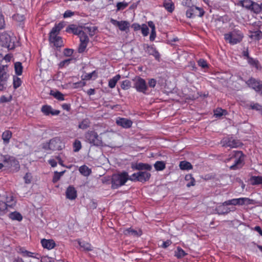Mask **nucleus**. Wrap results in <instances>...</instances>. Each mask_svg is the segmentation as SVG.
Listing matches in <instances>:
<instances>
[{
    "instance_id": "nucleus-1",
    "label": "nucleus",
    "mask_w": 262,
    "mask_h": 262,
    "mask_svg": "<svg viewBox=\"0 0 262 262\" xmlns=\"http://www.w3.org/2000/svg\"><path fill=\"white\" fill-rule=\"evenodd\" d=\"M245 157V156L242 151L233 150L230 152L225 162H229L232 161V164L229 166L230 170H238V169H241L244 165Z\"/></svg>"
},
{
    "instance_id": "nucleus-2",
    "label": "nucleus",
    "mask_w": 262,
    "mask_h": 262,
    "mask_svg": "<svg viewBox=\"0 0 262 262\" xmlns=\"http://www.w3.org/2000/svg\"><path fill=\"white\" fill-rule=\"evenodd\" d=\"M129 177L126 171L113 174L111 179L112 188L117 189L124 185L127 180H129Z\"/></svg>"
},
{
    "instance_id": "nucleus-3",
    "label": "nucleus",
    "mask_w": 262,
    "mask_h": 262,
    "mask_svg": "<svg viewBox=\"0 0 262 262\" xmlns=\"http://www.w3.org/2000/svg\"><path fill=\"white\" fill-rule=\"evenodd\" d=\"M244 34L242 31L239 30H234L229 31L227 33L224 34V39L225 41L230 43V45H236L240 43L244 38Z\"/></svg>"
},
{
    "instance_id": "nucleus-4",
    "label": "nucleus",
    "mask_w": 262,
    "mask_h": 262,
    "mask_svg": "<svg viewBox=\"0 0 262 262\" xmlns=\"http://www.w3.org/2000/svg\"><path fill=\"white\" fill-rule=\"evenodd\" d=\"M85 141L97 147L105 146L102 140V138L100 137L98 134L94 130L88 131L84 135Z\"/></svg>"
},
{
    "instance_id": "nucleus-5",
    "label": "nucleus",
    "mask_w": 262,
    "mask_h": 262,
    "mask_svg": "<svg viewBox=\"0 0 262 262\" xmlns=\"http://www.w3.org/2000/svg\"><path fill=\"white\" fill-rule=\"evenodd\" d=\"M15 37H12L6 33H3L0 34V46L7 48L9 50H12L15 48Z\"/></svg>"
},
{
    "instance_id": "nucleus-6",
    "label": "nucleus",
    "mask_w": 262,
    "mask_h": 262,
    "mask_svg": "<svg viewBox=\"0 0 262 262\" xmlns=\"http://www.w3.org/2000/svg\"><path fill=\"white\" fill-rule=\"evenodd\" d=\"M223 147H229L230 148H237L242 145L241 141L236 139L232 136H225L220 142Z\"/></svg>"
},
{
    "instance_id": "nucleus-7",
    "label": "nucleus",
    "mask_w": 262,
    "mask_h": 262,
    "mask_svg": "<svg viewBox=\"0 0 262 262\" xmlns=\"http://www.w3.org/2000/svg\"><path fill=\"white\" fill-rule=\"evenodd\" d=\"M151 177V174L147 171H140L133 173L129 177V180L133 182L145 183L148 181Z\"/></svg>"
},
{
    "instance_id": "nucleus-8",
    "label": "nucleus",
    "mask_w": 262,
    "mask_h": 262,
    "mask_svg": "<svg viewBox=\"0 0 262 262\" xmlns=\"http://www.w3.org/2000/svg\"><path fill=\"white\" fill-rule=\"evenodd\" d=\"M64 146L60 138L55 137L51 139L49 143H47L43 146L46 149H50L52 150H61Z\"/></svg>"
},
{
    "instance_id": "nucleus-9",
    "label": "nucleus",
    "mask_w": 262,
    "mask_h": 262,
    "mask_svg": "<svg viewBox=\"0 0 262 262\" xmlns=\"http://www.w3.org/2000/svg\"><path fill=\"white\" fill-rule=\"evenodd\" d=\"M253 199H249V198H239V199H229V200L223 202L222 205L223 206H225V205H230V204H232L233 205H237V204L243 205V204H253Z\"/></svg>"
},
{
    "instance_id": "nucleus-10",
    "label": "nucleus",
    "mask_w": 262,
    "mask_h": 262,
    "mask_svg": "<svg viewBox=\"0 0 262 262\" xmlns=\"http://www.w3.org/2000/svg\"><path fill=\"white\" fill-rule=\"evenodd\" d=\"M8 66L0 67V91H3L6 88V84L9 74L8 73Z\"/></svg>"
},
{
    "instance_id": "nucleus-11",
    "label": "nucleus",
    "mask_w": 262,
    "mask_h": 262,
    "mask_svg": "<svg viewBox=\"0 0 262 262\" xmlns=\"http://www.w3.org/2000/svg\"><path fill=\"white\" fill-rule=\"evenodd\" d=\"M246 83L249 88L255 90L256 92H259L262 96V81L257 80L253 77H251L246 81Z\"/></svg>"
},
{
    "instance_id": "nucleus-12",
    "label": "nucleus",
    "mask_w": 262,
    "mask_h": 262,
    "mask_svg": "<svg viewBox=\"0 0 262 262\" xmlns=\"http://www.w3.org/2000/svg\"><path fill=\"white\" fill-rule=\"evenodd\" d=\"M134 81V84L133 87L135 88L138 92L142 93L144 94H147L146 93V90L148 89V86L144 79L138 77L135 78Z\"/></svg>"
},
{
    "instance_id": "nucleus-13",
    "label": "nucleus",
    "mask_w": 262,
    "mask_h": 262,
    "mask_svg": "<svg viewBox=\"0 0 262 262\" xmlns=\"http://www.w3.org/2000/svg\"><path fill=\"white\" fill-rule=\"evenodd\" d=\"M205 11L202 8H199L196 6H191L186 10V14L187 17H195V16H203Z\"/></svg>"
},
{
    "instance_id": "nucleus-14",
    "label": "nucleus",
    "mask_w": 262,
    "mask_h": 262,
    "mask_svg": "<svg viewBox=\"0 0 262 262\" xmlns=\"http://www.w3.org/2000/svg\"><path fill=\"white\" fill-rule=\"evenodd\" d=\"M78 36L80 38V43L78 49V52L79 53H82L85 51L88 46V43L89 42V38L83 30Z\"/></svg>"
},
{
    "instance_id": "nucleus-15",
    "label": "nucleus",
    "mask_w": 262,
    "mask_h": 262,
    "mask_svg": "<svg viewBox=\"0 0 262 262\" xmlns=\"http://www.w3.org/2000/svg\"><path fill=\"white\" fill-rule=\"evenodd\" d=\"M143 47L146 53L149 55H153L157 60L159 59L160 54L154 46L144 43L143 45Z\"/></svg>"
},
{
    "instance_id": "nucleus-16",
    "label": "nucleus",
    "mask_w": 262,
    "mask_h": 262,
    "mask_svg": "<svg viewBox=\"0 0 262 262\" xmlns=\"http://www.w3.org/2000/svg\"><path fill=\"white\" fill-rule=\"evenodd\" d=\"M116 123L118 126H120L125 128H130L133 124V121L131 120L120 117H118L117 119Z\"/></svg>"
},
{
    "instance_id": "nucleus-17",
    "label": "nucleus",
    "mask_w": 262,
    "mask_h": 262,
    "mask_svg": "<svg viewBox=\"0 0 262 262\" xmlns=\"http://www.w3.org/2000/svg\"><path fill=\"white\" fill-rule=\"evenodd\" d=\"M82 29L83 27L82 26H77L76 25L72 24L68 26L66 28V31L69 33L79 35L83 31Z\"/></svg>"
},
{
    "instance_id": "nucleus-18",
    "label": "nucleus",
    "mask_w": 262,
    "mask_h": 262,
    "mask_svg": "<svg viewBox=\"0 0 262 262\" xmlns=\"http://www.w3.org/2000/svg\"><path fill=\"white\" fill-rule=\"evenodd\" d=\"M132 168L133 169H136L140 171H150L152 167L150 165L147 163H138L136 164H132Z\"/></svg>"
},
{
    "instance_id": "nucleus-19",
    "label": "nucleus",
    "mask_w": 262,
    "mask_h": 262,
    "mask_svg": "<svg viewBox=\"0 0 262 262\" xmlns=\"http://www.w3.org/2000/svg\"><path fill=\"white\" fill-rule=\"evenodd\" d=\"M65 26V23L64 21H61L58 23V24H56L55 26L51 30L50 34L49 37H52L57 35L60 31Z\"/></svg>"
},
{
    "instance_id": "nucleus-20",
    "label": "nucleus",
    "mask_w": 262,
    "mask_h": 262,
    "mask_svg": "<svg viewBox=\"0 0 262 262\" xmlns=\"http://www.w3.org/2000/svg\"><path fill=\"white\" fill-rule=\"evenodd\" d=\"M66 197L69 200H75L77 197V191L72 186H69L66 190Z\"/></svg>"
},
{
    "instance_id": "nucleus-21",
    "label": "nucleus",
    "mask_w": 262,
    "mask_h": 262,
    "mask_svg": "<svg viewBox=\"0 0 262 262\" xmlns=\"http://www.w3.org/2000/svg\"><path fill=\"white\" fill-rule=\"evenodd\" d=\"M42 246L44 248L48 249H52L54 248L56 245L55 242L53 239H42L41 241Z\"/></svg>"
},
{
    "instance_id": "nucleus-22",
    "label": "nucleus",
    "mask_w": 262,
    "mask_h": 262,
    "mask_svg": "<svg viewBox=\"0 0 262 262\" xmlns=\"http://www.w3.org/2000/svg\"><path fill=\"white\" fill-rule=\"evenodd\" d=\"M184 182L187 187L194 186L196 184V180L191 174L185 175Z\"/></svg>"
},
{
    "instance_id": "nucleus-23",
    "label": "nucleus",
    "mask_w": 262,
    "mask_h": 262,
    "mask_svg": "<svg viewBox=\"0 0 262 262\" xmlns=\"http://www.w3.org/2000/svg\"><path fill=\"white\" fill-rule=\"evenodd\" d=\"M49 41L53 43L56 47H61L63 46L62 38L57 35L52 37H49Z\"/></svg>"
},
{
    "instance_id": "nucleus-24",
    "label": "nucleus",
    "mask_w": 262,
    "mask_h": 262,
    "mask_svg": "<svg viewBox=\"0 0 262 262\" xmlns=\"http://www.w3.org/2000/svg\"><path fill=\"white\" fill-rule=\"evenodd\" d=\"M249 181L252 185L262 184V176H252Z\"/></svg>"
},
{
    "instance_id": "nucleus-25",
    "label": "nucleus",
    "mask_w": 262,
    "mask_h": 262,
    "mask_svg": "<svg viewBox=\"0 0 262 262\" xmlns=\"http://www.w3.org/2000/svg\"><path fill=\"white\" fill-rule=\"evenodd\" d=\"M163 5L165 9L169 12H172L174 10V4L171 0H165Z\"/></svg>"
},
{
    "instance_id": "nucleus-26",
    "label": "nucleus",
    "mask_w": 262,
    "mask_h": 262,
    "mask_svg": "<svg viewBox=\"0 0 262 262\" xmlns=\"http://www.w3.org/2000/svg\"><path fill=\"white\" fill-rule=\"evenodd\" d=\"M237 5H241L247 9L252 10V0H239Z\"/></svg>"
},
{
    "instance_id": "nucleus-27",
    "label": "nucleus",
    "mask_w": 262,
    "mask_h": 262,
    "mask_svg": "<svg viewBox=\"0 0 262 262\" xmlns=\"http://www.w3.org/2000/svg\"><path fill=\"white\" fill-rule=\"evenodd\" d=\"M227 111L222 109L221 107H217L214 110V115L216 118H220L222 116L227 115Z\"/></svg>"
},
{
    "instance_id": "nucleus-28",
    "label": "nucleus",
    "mask_w": 262,
    "mask_h": 262,
    "mask_svg": "<svg viewBox=\"0 0 262 262\" xmlns=\"http://www.w3.org/2000/svg\"><path fill=\"white\" fill-rule=\"evenodd\" d=\"M12 132L10 130H6L2 134V139L3 140L4 143L7 144L9 143L10 139L12 137Z\"/></svg>"
},
{
    "instance_id": "nucleus-29",
    "label": "nucleus",
    "mask_w": 262,
    "mask_h": 262,
    "mask_svg": "<svg viewBox=\"0 0 262 262\" xmlns=\"http://www.w3.org/2000/svg\"><path fill=\"white\" fill-rule=\"evenodd\" d=\"M251 11H253L254 13H256V14L260 13L261 11H262V3L258 4V3H256V2L252 1V5H251Z\"/></svg>"
},
{
    "instance_id": "nucleus-30",
    "label": "nucleus",
    "mask_w": 262,
    "mask_h": 262,
    "mask_svg": "<svg viewBox=\"0 0 262 262\" xmlns=\"http://www.w3.org/2000/svg\"><path fill=\"white\" fill-rule=\"evenodd\" d=\"M1 159L2 160V162H3L5 163L10 164L11 165L12 163H15L17 162L14 157H10L8 155H2V158H1Z\"/></svg>"
},
{
    "instance_id": "nucleus-31",
    "label": "nucleus",
    "mask_w": 262,
    "mask_h": 262,
    "mask_svg": "<svg viewBox=\"0 0 262 262\" xmlns=\"http://www.w3.org/2000/svg\"><path fill=\"white\" fill-rule=\"evenodd\" d=\"M142 234L141 230L137 231L132 228H128L125 230V234L139 237Z\"/></svg>"
},
{
    "instance_id": "nucleus-32",
    "label": "nucleus",
    "mask_w": 262,
    "mask_h": 262,
    "mask_svg": "<svg viewBox=\"0 0 262 262\" xmlns=\"http://www.w3.org/2000/svg\"><path fill=\"white\" fill-rule=\"evenodd\" d=\"M83 29L85 33H89L90 36H93L95 34L96 31L97 30V27L95 26L83 27Z\"/></svg>"
},
{
    "instance_id": "nucleus-33",
    "label": "nucleus",
    "mask_w": 262,
    "mask_h": 262,
    "mask_svg": "<svg viewBox=\"0 0 262 262\" xmlns=\"http://www.w3.org/2000/svg\"><path fill=\"white\" fill-rule=\"evenodd\" d=\"M13 205L14 203L8 204L4 202L0 201V215L5 213L8 207H13Z\"/></svg>"
},
{
    "instance_id": "nucleus-34",
    "label": "nucleus",
    "mask_w": 262,
    "mask_h": 262,
    "mask_svg": "<svg viewBox=\"0 0 262 262\" xmlns=\"http://www.w3.org/2000/svg\"><path fill=\"white\" fill-rule=\"evenodd\" d=\"M9 217L12 220H16L18 221H20L23 219V216L21 214L16 211L10 213L9 214Z\"/></svg>"
},
{
    "instance_id": "nucleus-35",
    "label": "nucleus",
    "mask_w": 262,
    "mask_h": 262,
    "mask_svg": "<svg viewBox=\"0 0 262 262\" xmlns=\"http://www.w3.org/2000/svg\"><path fill=\"white\" fill-rule=\"evenodd\" d=\"M120 75L118 74L114 76L113 78L111 79L108 81V86L110 88H115L117 81L120 79Z\"/></svg>"
},
{
    "instance_id": "nucleus-36",
    "label": "nucleus",
    "mask_w": 262,
    "mask_h": 262,
    "mask_svg": "<svg viewBox=\"0 0 262 262\" xmlns=\"http://www.w3.org/2000/svg\"><path fill=\"white\" fill-rule=\"evenodd\" d=\"M79 170V172L84 176H88L91 173V169L85 165H83L80 167Z\"/></svg>"
},
{
    "instance_id": "nucleus-37",
    "label": "nucleus",
    "mask_w": 262,
    "mask_h": 262,
    "mask_svg": "<svg viewBox=\"0 0 262 262\" xmlns=\"http://www.w3.org/2000/svg\"><path fill=\"white\" fill-rule=\"evenodd\" d=\"M50 94L54 96L56 99L58 100L61 101L64 100V95L59 91L54 92L53 90H51Z\"/></svg>"
},
{
    "instance_id": "nucleus-38",
    "label": "nucleus",
    "mask_w": 262,
    "mask_h": 262,
    "mask_svg": "<svg viewBox=\"0 0 262 262\" xmlns=\"http://www.w3.org/2000/svg\"><path fill=\"white\" fill-rule=\"evenodd\" d=\"M193 165L188 161H181V170H191Z\"/></svg>"
},
{
    "instance_id": "nucleus-39",
    "label": "nucleus",
    "mask_w": 262,
    "mask_h": 262,
    "mask_svg": "<svg viewBox=\"0 0 262 262\" xmlns=\"http://www.w3.org/2000/svg\"><path fill=\"white\" fill-rule=\"evenodd\" d=\"M249 64L257 68V69H260L261 68L258 59H253V58H252L250 56H249Z\"/></svg>"
},
{
    "instance_id": "nucleus-40",
    "label": "nucleus",
    "mask_w": 262,
    "mask_h": 262,
    "mask_svg": "<svg viewBox=\"0 0 262 262\" xmlns=\"http://www.w3.org/2000/svg\"><path fill=\"white\" fill-rule=\"evenodd\" d=\"M23 67L20 62H16L14 64V69L15 74L17 75H21L23 72Z\"/></svg>"
},
{
    "instance_id": "nucleus-41",
    "label": "nucleus",
    "mask_w": 262,
    "mask_h": 262,
    "mask_svg": "<svg viewBox=\"0 0 262 262\" xmlns=\"http://www.w3.org/2000/svg\"><path fill=\"white\" fill-rule=\"evenodd\" d=\"M66 170L61 171V172H57L55 171L54 172V176L52 179V182L53 183H57L60 179L61 177L63 175L64 173Z\"/></svg>"
},
{
    "instance_id": "nucleus-42",
    "label": "nucleus",
    "mask_w": 262,
    "mask_h": 262,
    "mask_svg": "<svg viewBox=\"0 0 262 262\" xmlns=\"http://www.w3.org/2000/svg\"><path fill=\"white\" fill-rule=\"evenodd\" d=\"M156 170H162L165 168V163L164 161H157L154 164Z\"/></svg>"
},
{
    "instance_id": "nucleus-43",
    "label": "nucleus",
    "mask_w": 262,
    "mask_h": 262,
    "mask_svg": "<svg viewBox=\"0 0 262 262\" xmlns=\"http://www.w3.org/2000/svg\"><path fill=\"white\" fill-rule=\"evenodd\" d=\"M251 38L256 39V40H259L262 37V32L261 30H255L253 31L250 35Z\"/></svg>"
},
{
    "instance_id": "nucleus-44",
    "label": "nucleus",
    "mask_w": 262,
    "mask_h": 262,
    "mask_svg": "<svg viewBox=\"0 0 262 262\" xmlns=\"http://www.w3.org/2000/svg\"><path fill=\"white\" fill-rule=\"evenodd\" d=\"M21 82H22L20 78L15 76H13V84L15 89H16L19 87L21 84Z\"/></svg>"
},
{
    "instance_id": "nucleus-45",
    "label": "nucleus",
    "mask_w": 262,
    "mask_h": 262,
    "mask_svg": "<svg viewBox=\"0 0 262 262\" xmlns=\"http://www.w3.org/2000/svg\"><path fill=\"white\" fill-rule=\"evenodd\" d=\"M78 243L80 247L83 248L84 250L88 251L92 250V247L90 244L81 242H79Z\"/></svg>"
},
{
    "instance_id": "nucleus-46",
    "label": "nucleus",
    "mask_w": 262,
    "mask_h": 262,
    "mask_svg": "<svg viewBox=\"0 0 262 262\" xmlns=\"http://www.w3.org/2000/svg\"><path fill=\"white\" fill-rule=\"evenodd\" d=\"M52 107L51 106L47 105H43L41 107V111L44 113L46 115H49L51 114L52 112Z\"/></svg>"
},
{
    "instance_id": "nucleus-47",
    "label": "nucleus",
    "mask_w": 262,
    "mask_h": 262,
    "mask_svg": "<svg viewBox=\"0 0 262 262\" xmlns=\"http://www.w3.org/2000/svg\"><path fill=\"white\" fill-rule=\"evenodd\" d=\"M73 148L74 152H78L81 148V142L76 139L74 141L73 143Z\"/></svg>"
},
{
    "instance_id": "nucleus-48",
    "label": "nucleus",
    "mask_w": 262,
    "mask_h": 262,
    "mask_svg": "<svg viewBox=\"0 0 262 262\" xmlns=\"http://www.w3.org/2000/svg\"><path fill=\"white\" fill-rule=\"evenodd\" d=\"M118 27L121 31H125L128 28V23L126 21H121Z\"/></svg>"
},
{
    "instance_id": "nucleus-49",
    "label": "nucleus",
    "mask_w": 262,
    "mask_h": 262,
    "mask_svg": "<svg viewBox=\"0 0 262 262\" xmlns=\"http://www.w3.org/2000/svg\"><path fill=\"white\" fill-rule=\"evenodd\" d=\"M250 107L252 110L262 111V105H260L258 102H252L250 104Z\"/></svg>"
},
{
    "instance_id": "nucleus-50",
    "label": "nucleus",
    "mask_w": 262,
    "mask_h": 262,
    "mask_svg": "<svg viewBox=\"0 0 262 262\" xmlns=\"http://www.w3.org/2000/svg\"><path fill=\"white\" fill-rule=\"evenodd\" d=\"M198 64L200 67H201V68H209V64L207 63V60L204 59H199Z\"/></svg>"
},
{
    "instance_id": "nucleus-51",
    "label": "nucleus",
    "mask_w": 262,
    "mask_h": 262,
    "mask_svg": "<svg viewBox=\"0 0 262 262\" xmlns=\"http://www.w3.org/2000/svg\"><path fill=\"white\" fill-rule=\"evenodd\" d=\"M89 126V121L86 120H84L79 124L78 127L81 129H85L88 128Z\"/></svg>"
},
{
    "instance_id": "nucleus-52",
    "label": "nucleus",
    "mask_w": 262,
    "mask_h": 262,
    "mask_svg": "<svg viewBox=\"0 0 262 262\" xmlns=\"http://www.w3.org/2000/svg\"><path fill=\"white\" fill-rule=\"evenodd\" d=\"M128 6V3L126 2H119L117 4V11L124 9Z\"/></svg>"
},
{
    "instance_id": "nucleus-53",
    "label": "nucleus",
    "mask_w": 262,
    "mask_h": 262,
    "mask_svg": "<svg viewBox=\"0 0 262 262\" xmlns=\"http://www.w3.org/2000/svg\"><path fill=\"white\" fill-rule=\"evenodd\" d=\"M121 87L123 90H128L131 87V83L128 80H124L121 84Z\"/></svg>"
},
{
    "instance_id": "nucleus-54",
    "label": "nucleus",
    "mask_w": 262,
    "mask_h": 262,
    "mask_svg": "<svg viewBox=\"0 0 262 262\" xmlns=\"http://www.w3.org/2000/svg\"><path fill=\"white\" fill-rule=\"evenodd\" d=\"M172 242L170 240L166 241H160L159 245L163 248H166L171 244Z\"/></svg>"
},
{
    "instance_id": "nucleus-55",
    "label": "nucleus",
    "mask_w": 262,
    "mask_h": 262,
    "mask_svg": "<svg viewBox=\"0 0 262 262\" xmlns=\"http://www.w3.org/2000/svg\"><path fill=\"white\" fill-rule=\"evenodd\" d=\"M141 32L143 36H146L149 33V29L148 27L145 24H143L141 27Z\"/></svg>"
},
{
    "instance_id": "nucleus-56",
    "label": "nucleus",
    "mask_w": 262,
    "mask_h": 262,
    "mask_svg": "<svg viewBox=\"0 0 262 262\" xmlns=\"http://www.w3.org/2000/svg\"><path fill=\"white\" fill-rule=\"evenodd\" d=\"M13 18L17 21L21 22L25 19V16L24 15L16 14L13 15Z\"/></svg>"
},
{
    "instance_id": "nucleus-57",
    "label": "nucleus",
    "mask_w": 262,
    "mask_h": 262,
    "mask_svg": "<svg viewBox=\"0 0 262 262\" xmlns=\"http://www.w3.org/2000/svg\"><path fill=\"white\" fill-rule=\"evenodd\" d=\"M25 183L30 184L31 182L32 176L30 173L27 172L24 177Z\"/></svg>"
},
{
    "instance_id": "nucleus-58",
    "label": "nucleus",
    "mask_w": 262,
    "mask_h": 262,
    "mask_svg": "<svg viewBox=\"0 0 262 262\" xmlns=\"http://www.w3.org/2000/svg\"><path fill=\"white\" fill-rule=\"evenodd\" d=\"M222 207L221 206L218 209V213L219 214H225V213H228V212H229L230 211L229 208H224L223 209H222Z\"/></svg>"
},
{
    "instance_id": "nucleus-59",
    "label": "nucleus",
    "mask_w": 262,
    "mask_h": 262,
    "mask_svg": "<svg viewBox=\"0 0 262 262\" xmlns=\"http://www.w3.org/2000/svg\"><path fill=\"white\" fill-rule=\"evenodd\" d=\"M157 83V81L155 79L151 78L148 80V84L149 87L154 88Z\"/></svg>"
},
{
    "instance_id": "nucleus-60",
    "label": "nucleus",
    "mask_w": 262,
    "mask_h": 262,
    "mask_svg": "<svg viewBox=\"0 0 262 262\" xmlns=\"http://www.w3.org/2000/svg\"><path fill=\"white\" fill-rule=\"evenodd\" d=\"M64 55L66 56H70L73 53V50L70 49H65L63 52Z\"/></svg>"
},
{
    "instance_id": "nucleus-61",
    "label": "nucleus",
    "mask_w": 262,
    "mask_h": 262,
    "mask_svg": "<svg viewBox=\"0 0 262 262\" xmlns=\"http://www.w3.org/2000/svg\"><path fill=\"white\" fill-rule=\"evenodd\" d=\"M74 14V12L71 10H67L63 14V17L67 18L73 16Z\"/></svg>"
},
{
    "instance_id": "nucleus-62",
    "label": "nucleus",
    "mask_w": 262,
    "mask_h": 262,
    "mask_svg": "<svg viewBox=\"0 0 262 262\" xmlns=\"http://www.w3.org/2000/svg\"><path fill=\"white\" fill-rule=\"evenodd\" d=\"M85 83L84 82L80 81L79 82L74 83V87L75 88H81V87H83L84 85H85Z\"/></svg>"
},
{
    "instance_id": "nucleus-63",
    "label": "nucleus",
    "mask_w": 262,
    "mask_h": 262,
    "mask_svg": "<svg viewBox=\"0 0 262 262\" xmlns=\"http://www.w3.org/2000/svg\"><path fill=\"white\" fill-rule=\"evenodd\" d=\"M71 60V59H66L62 61H61L59 63V67L60 68L63 67L65 65H68L70 63V61Z\"/></svg>"
},
{
    "instance_id": "nucleus-64",
    "label": "nucleus",
    "mask_w": 262,
    "mask_h": 262,
    "mask_svg": "<svg viewBox=\"0 0 262 262\" xmlns=\"http://www.w3.org/2000/svg\"><path fill=\"white\" fill-rule=\"evenodd\" d=\"M243 56L246 57V58L247 59L248 62L249 63V52L248 48H247V49H246V50H245V51H243Z\"/></svg>"
}]
</instances>
